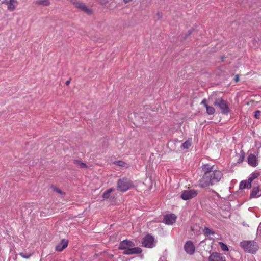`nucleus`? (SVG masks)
<instances>
[{
    "mask_svg": "<svg viewBox=\"0 0 261 261\" xmlns=\"http://www.w3.org/2000/svg\"><path fill=\"white\" fill-rule=\"evenodd\" d=\"M217 168L216 166L208 164L202 166L204 174L199 180V186L201 187L205 188L213 186L220 180L223 174L220 170H217Z\"/></svg>",
    "mask_w": 261,
    "mask_h": 261,
    "instance_id": "1",
    "label": "nucleus"
},
{
    "mask_svg": "<svg viewBox=\"0 0 261 261\" xmlns=\"http://www.w3.org/2000/svg\"><path fill=\"white\" fill-rule=\"evenodd\" d=\"M134 246L135 244L133 242L125 240L120 243L118 249L124 250L123 254L124 255L139 254L142 252L141 248Z\"/></svg>",
    "mask_w": 261,
    "mask_h": 261,
    "instance_id": "2",
    "label": "nucleus"
},
{
    "mask_svg": "<svg viewBox=\"0 0 261 261\" xmlns=\"http://www.w3.org/2000/svg\"><path fill=\"white\" fill-rule=\"evenodd\" d=\"M240 246L245 252L251 253H255L258 249V245L253 241H243Z\"/></svg>",
    "mask_w": 261,
    "mask_h": 261,
    "instance_id": "3",
    "label": "nucleus"
},
{
    "mask_svg": "<svg viewBox=\"0 0 261 261\" xmlns=\"http://www.w3.org/2000/svg\"><path fill=\"white\" fill-rule=\"evenodd\" d=\"M214 105L219 107L221 113L223 114H227L229 112V108L227 101L221 97L216 98Z\"/></svg>",
    "mask_w": 261,
    "mask_h": 261,
    "instance_id": "4",
    "label": "nucleus"
},
{
    "mask_svg": "<svg viewBox=\"0 0 261 261\" xmlns=\"http://www.w3.org/2000/svg\"><path fill=\"white\" fill-rule=\"evenodd\" d=\"M130 180L123 178L119 179L117 181V188L121 192H125L133 187Z\"/></svg>",
    "mask_w": 261,
    "mask_h": 261,
    "instance_id": "5",
    "label": "nucleus"
},
{
    "mask_svg": "<svg viewBox=\"0 0 261 261\" xmlns=\"http://www.w3.org/2000/svg\"><path fill=\"white\" fill-rule=\"evenodd\" d=\"M70 2L76 7L85 13L91 15L92 13V11L91 9L89 8L88 7L86 6V5L83 3L82 2L79 1L78 0H70Z\"/></svg>",
    "mask_w": 261,
    "mask_h": 261,
    "instance_id": "6",
    "label": "nucleus"
},
{
    "mask_svg": "<svg viewBox=\"0 0 261 261\" xmlns=\"http://www.w3.org/2000/svg\"><path fill=\"white\" fill-rule=\"evenodd\" d=\"M198 191L194 189H188L182 192L181 197L184 200L191 199L197 196Z\"/></svg>",
    "mask_w": 261,
    "mask_h": 261,
    "instance_id": "7",
    "label": "nucleus"
},
{
    "mask_svg": "<svg viewBox=\"0 0 261 261\" xmlns=\"http://www.w3.org/2000/svg\"><path fill=\"white\" fill-rule=\"evenodd\" d=\"M143 246L147 248H152L154 246V238L150 235L148 234L146 236L142 241Z\"/></svg>",
    "mask_w": 261,
    "mask_h": 261,
    "instance_id": "8",
    "label": "nucleus"
},
{
    "mask_svg": "<svg viewBox=\"0 0 261 261\" xmlns=\"http://www.w3.org/2000/svg\"><path fill=\"white\" fill-rule=\"evenodd\" d=\"M2 4H5L7 6V10L10 12L14 11L18 4L17 0H3Z\"/></svg>",
    "mask_w": 261,
    "mask_h": 261,
    "instance_id": "9",
    "label": "nucleus"
},
{
    "mask_svg": "<svg viewBox=\"0 0 261 261\" xmlns=\"http://www.w3.org/2000/svg\"><path fill=\"white\" fill-rule=\"evenodd\" d=\"M177 217L174 214H169L164 216L163 221L167 225H172L176 220Z\"/></svg>",
    "mask_w": 261,
    "mask_h": 261,
    "instance_id": "10",
    "label": "nucleus"
},
{
    "mask_svg": "<svg viewBox=\"0 0 261 261\" xmlns=\"http://www.w3.org/2000/svg\"><path fill=\"white\" fill-rule=\"evenodd\" d=\"M184 248L186 252L190 255H192L195 252V248L192 241H187L184 246Z\"/></svg>",
    "mask_w": 261,
    "mask_h": 261,
    "instance_id": "11",
    "label": "nucleus"
},
{
    "mask_svg": "<svg viewBox=\"0 0 261 261\" xmlns=\"http://www.w3.org/2000/svg\"><path fill=\"white\" fill-rule=\"evenodd\" d=\"M68 245V240L63 239L56 245L55 250L56 251H62Z\"/></svg>",
    "mask_w": 261,
    "mask_h": 261,
    "instance_id": "12",
    "label": "nucleus"
},
{
    "mask_svg": "<svg viewBox=\"0 0 261 261\" xmlns=\"http://www.w3.org/2000/svg\"><path fill=\"white\" fill-rule=\"evenodd\" d=\"M209 261H226V258L222 254L215 252L211 254Z\"/></svg>",
    "mask_w": 261,
    "mask_h": 261,
    "instance_id": "13",
    "label": "nucleus"
},
{
    "mask_svg": "<svg viewBox=\"0 0 261 261\" xmlns=\"http://www.w3.org/2000/svg\"><path fill=\"white\" fill-rule=\"evenodd\" d=\"M248 162L252 167L256 166L257 162L256 156L253 154H250L248 157Z\"/></svg>",
    "mask_w": 261,
    "mask_h": 261,
    "instance_id": "14",
    "label": "nucleus"
},
{
    "mask_svg": "<svg viewBox=\"0 0 261 261\" xmlns=\"http://www.w3.org/2000/svg\"><path fill=\"white\" fill-rule=\"evenodd\" d=\"M261 189L260 190L258 187H253L250 194V197L254 198L261 196V193H259Z\"/></svg>",
    "mask_w": 261,
    "mask_h": 261,
    "instance_id": "15",
    "label": "nucleus"
},
{
    "mask_svg": "<svg viewBox=\"0 0 261 261\" xmlns=\"http://www.w3.org/2000/svg\"><path fill=\"white\" fill-rule=\"evenodd\" d=\"M251 187V184L250 181L248 180H243L240 184V189H244L245 188L250 189Z\"/></svg>",
    "mask_w": 261,
    "mask_h": 261,
    "instance_id": "16",
    "label": "nucleus"
},
{
    "mask_svg": "<svg viewBox=\"0 0 261 261\" xmlns=\"http://www.w3.org/2000/svg\"><path fill=\"white\" fill-rule=\"evenodd\" d=\"M35 3L37 5L45 6H49L50 4L49 0H37Z\"/></svg>",
    "mask_w": 261,
    "mask_h": 261,
    "instance_id": "17",
    "label": "nucleus"
},
{
    "mask_svg": "<svg viewBox=\"0 0 261 261\" xmlns=\"http://www.w3.org/2000/svg\"><path fill=\"white\" fill-rule=\"evenodd\" d=\"M73 163L78 166L81 168H87V166L86 165V164L82 162L79 160H73Z\"/></svg>",
    "mask_w": 261,
    "mask_h": 261,
    "instance_id": "18",
    "label": "nucleus"
},
{
    "mask_svg": "<svg viewBox=\"0 0 261 261\" xmlns=\"http://www.w3.org/2000/svg\"><path fill=\"white\" fill-rule=\"evenodd\" d=\"M114 163L120 167H124L126 168H127L128 167V165L126 163H125L124 161L121 160L116 161L114 162Z\"/></svg>",
    "mask_w": 261,
    "mask_h": 261,
    "instance_id": "19",
    "label": "nucleus"
},
{
    "mask_svg": "<svg viewBox=\"0 0 261 261\" xmlns=\"http://www.w3.org/2000/svg\"><path fill=\"white\" fill-rule=\"evenodd\" d=\"M206 112L208 115H213L215 112V109L212 106H208V107H206Z\"/></svg>",
    "mask_w": 261,
    "mask_h": 261,
    "instance_id": "20",
    "label": "nucleus"
},
{
    "mask_svg": "<svg viewBox=\"0 0 261 261\" xmlns=\"http://www.w3.org/2000/svg\"><path fill=\"white\" fill-rule=\"evenodd\" d=\"M259 173H252V174L250 175V177H249V179H248V180H249V181H250V183L251 184V182H252V181H253L254 179H255V178H256L257 177H258L259 176Z\"/></svg>",
    "mask_w": 261,
    "mask_h": 261,
    "instance_id": "21",
    "label": "nucleus"
},
{
    "mask_svg": "<svg viewBox=\"0 0 261 261\" xmlns=\"http://www.w3.org/2000/svg\"><path fill=\"white\" fill-rule=\"evenodd\" d=\"M204 234L206 236L213 235L215 233L212 230L210 229V228H208L207 227H205L204 228Z\"/></svg>",
    "mask_w": 261,
    "mask_h": 261,
    "instance_id": "22",
    "label": "nucleus"
},
{
    "mask_svg": "<svg viewBox=\"0 0 261 261\" xmlns=\"http://www.w3.org/2000/svg\"><path fill=\"white\" fill-rule=\"evenodd\" d=\"M191 145V141L187 140L185 141L182 145V146L185 149H188Z\"/></svg>",
    "mask_w": 261,
    "mask_h": 261,
    "instance_id": "23",
    "label": "nucleus"
},
{
    "mask_svg": "<svg viewBox=\"0 0 261 261\" xmlns=\"http://www.w3.org/2000/svg\"><path fill=\"white\" fill-rule=\"evenodd\" d=\"M32 253H26L24 252L20 253L19 255L24 258L28 259L32 255Z\"/></svg>",
    "mask_w": 261,
    "mask_h": 261,
    "instance_id": "24",
    "label": "nucleus"
},
{
    "mask_svg": "<svg viewBox=\"0 0 261 261\" xmlns=\"http://www.w3.org/2000/svg\"><path fill=\"white\" fill-rule=\"evenodd\" d=\"M219 245L223 251H228V248L226 244L222 242H219Z\"/></svg>",
    "mask_w": 261,
    "mask_h": 261,
    "instance_id": "25",
    "label": "nucleus"
},
{
    "mask_svg": "<svg viewBox=\"0 0 261 261\" xmlns=\"http://www.w3.org/2000/svg\"><path fill=\"white\" fill-rule=\"evenodd\" d=\"M53 190L56 192H57L59 194H64V193L62 191V190L56 187H53Z\"/></svg>",
    "mask_w": 261,
    "mask_h": 261,
    "instance_id": "26",
    "label": "nucleus"
},
{
    "mask_svg": "<svg viewBox=\"0 0 261 261\" xmlns=\"http://www.w3.org/2000/svg\"><path fill=\"white\" fill-rule=\"evenodd\" d=\"M110 196V193L108 191H105L102 194V197L105 199H108Z\"/></svg>",
    "mask_w": 261,
    "mask_h": 261,
    "instance_id": "27",
    "label": "nucleus"
},
{
    "mask_svg": "<svg viewBox=\"0 0 261 261\" xmlns=\"http://www.w3.org/2000/svg\"><path fill=\"white\" fill-rule=\"evenodd\" d=\"M100 4L102 5H106L109 2V0H98Z\"/></svg>",
    "mask_w": 261,
    "mask_h": 261,
    "instance_id": "28",
    "label": "nucleus"
},
{
    "mask_svg": "<svg viewBox=\"0 0 261 261\" xmlns=\"http://www.w3.org/2000/svg\"><path fill=\"white\" fill-rule=\"evenodd\" d=\"M201 104L203 105L205 108H206V107L208 106V105L207 103V100L205 98L202 100Z\"/></svg>",
    "mask_w": 261,
    "mask_h": 261,
    "instance_id": "29",
    "label": "nucleus"
},
{
    "mask_svg": "<svg viewBox=\"0 0 261 261\" xmlns=\"http://www.w3.org/2000/svg\"><path fill=\"white\" fill-rule=\"evenodd\" d=\"M260 111H256L255 112V115H254L255 117L256 118H259V116H260Z\"/></svg>",
    "mask_w": 261,
    "mask_h": 261,
    "instance_id": "30",
    "label": "nucleus"
},
{
    "mask_svg": "<svg viewBox=\"0 0 261 261\" xmlns=\"http://www.w3.org/2000/svg\"><path fill=\"white\" fill-rule=\"evenodd\" d=\"M234 81L236 82H238L239 81V75H236L234 78Z\"/></svg>",
    "mask_w": 261,
    "mask_h": 261,
    "instance_id": "31",
    "label": "nucleus"
},
{
    "mask_svg": "<svg viewBox=\"0 0 261 261\" xmlns=\"http://www.w3.org/2000/svg\"><path fill=\"white\" fill-rule=\"evenodd\" d=\"M113 191H114V189L113 188H110V189H108V190H107V191H108L109 193H111Z\"/></svg>",
    "mask_w": 261,
    "mask_h": 261,
    "instance_id": "32",
    "label": "nucleus"
},
{
    "mask_svg": "<svg viewBox=\"0 0 261 261\" xmlns=\"http://www.w3.org/2000/svg\"><path fill=\"white\" fill-rule=\"evenodd\" d=\"M70 83V80H67L66 82V83H65L66 85H69Z\"/></svg>",
    "mask_w": 261,
    "mask_h": 261,
    "instance_id": "33",
    "label": "nucleus"
},
{
    "mask_svg": "<svg viewBox=\"0 0 261 261\" xmlns=\"http://www.w3.org/2000/svg\"><path fill=\"white\" fill-rule=\"evenodd\" d=\"M125 3L129 2L131 0H123Z\"/></svg>",
    "mask_w": 261,
    "mask_h": 261,
    "instance_id": "34",
    "label": "nucleus"
}]
</instances>
